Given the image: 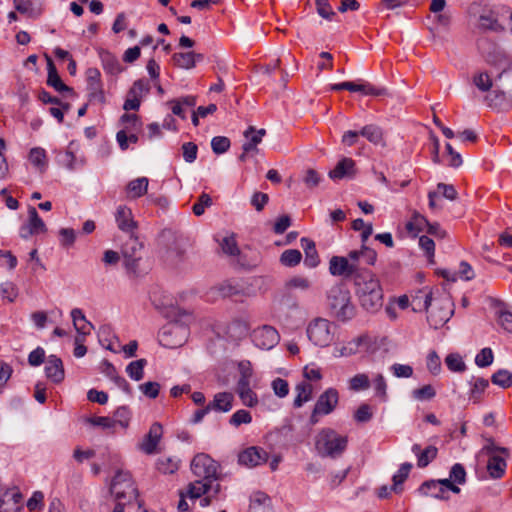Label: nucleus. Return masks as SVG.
<instances>
[{
  "mask_svg": "<svg viewBox=\"0 0 512 512\" xmlns=\"http://www.w3.org/2000/svg\"><path fill=\"white\" fill-rule=\"evenodd\" d=\"M151 302L163 317L174 322L162 332L161 343L170 348L181 346L190 334L191 292H180L175 296L153 293Z\"/></svg>",
  "mask_w": 512,
  "mask_h": 512,
  "instance_id": "1",
  "label": "nucleus"
},
{
  "mask_svg": "<svg viewBox=\"0 0 512 512\" xmlns=\"http://www.w3.org/2000/svg\"><path fill=\"white\" fill-rule=\"evenodd\" d=\"M218 464L209 455L199 453L194 455V504L205 508L220 492L217 482Z\"/></svg>",
  "mask_w": 512,
  "mask_h": 512,
  "instance_id": "2",
  "label": "nucleus"
},
{
  "mask_svg": "<svg viewBox=\"0 0 512 512\" xmlns=\"http://www.w3.org/2000/svg\"><path fill=\"white\" fill-rule=\"evenodd\" d=\"M327 305L338 321L346 322L355 316V306L351 302L349 290L344 285H335L330 288L327 294Z\"/></svg>",
  "mask_w": 512,
  "mask_h": 512,
  "instance_id": "3",
  "label": "nucleus"
},
{
  "mask_svg": "<svg viewBox=\"0 0 512 512\" xmlns=\"http://www.w3.org/2000/svg\"><path fill=\"white\" fill-rule=\"evenodd\" d=\"M348 438L331 428L322 429L316 436L315 449L319 456L338 458L347 448Z\"/></svg>",
  "mask_w": 512,
  "mask_h": 512,
  "instance_id": "4",
  "label": "nucleus"
},
{
  "mask_svg": "<svg viewBox=\"0 0 512 512\" xmlns=\"http://www.w3.org/2000/svg\"><path fill=\"white\" fill-rule=\"evenodd\" d=\"M143 248V243L133 235H130L121 247L123 266L129 277L138 278L145 274L141 269Z\"/></svg>",
  "mask_w": 512,
  "mask_h": 512,
  "instance_id": "5",
  "label": "nucleus"
},
{
  "mask_svg": "<svg viewBox=\"0 0 512 512\" xmlns=\"http://www.w3.org/2000/svg\"><path fill=\"white\" fill-rule=\"evenodd\" d=\"M335 326L324 318H316L307 327V336L316 346L326 347L334 338Z\"/></svg>",
  "mask_w": 512,
  "mask_h": 512,
  "instance_id": "6",
  "label": "nucleus"
},
{
  "mask_svg": "<svg viewBox=\"0 0 512 512\" xmlns=\"http://www.w3.org/2000/svg\"><path fill=\"white\" fill-rule=\"evenodd\" d=\"M431 309L427 311V321L431 328L438 329L449 321L453 315V309L449 299L436 300Z\"/></svg>",
  "mask_w": 512,
  "mask_h": 512,
  "instance_id": "7",
  "label": "nucleus"
},
{
  "mask_svg": "<svg viewBox=\"0 0 512 512\" xmlns=\"http://www.w3.org/2000/svg\"><path fill=\"white\" fill-rule=\"evenodd\" d=\"M265 135L266 130L264 128L256 129L254 126H249L243 133L245 141L242 145L243 152L239 156V160L246 161L248 157L258 154V145L262 142Z\"/></svg>",
  "mask_w": 512,
  "mask_h": 512,
  "instance_id": "8",
  "label": "nucleus"
},
{
  "mask_svg": "<svg viewBox=\"0 0 512 512\" xmlns=\"http://www.w3.org/2000/svg\"><path fill=\"white\" fill-rule=\"evenodd\" d=\"M365 269H360L358 264L350 263L348 258L343 256H333L329 261V272L333 276L343 277L345 279H353L362 273Z\"/></svg>",
  "mask_w": 512,
  "mask_h": 512,
  "instance_id": "9",
  "label": "nucleus"
},
{
  "mask_svg": "<svg viewBox=\"0 0 512 512\" xmlns=\"http://www.w3.org/2000/svg\"><path fill=\"white\" fill-rule=\"evenodd\" d=\"M251 338L255 346L263 350L274 348L280 341L278 331L270 325H263L254 329Z\"/></svg>",
  "mask_w": 512,
  "mask_h": 512,
  "instance_id": "10",
  "label": "nucleus"
},
{
  "mask_svg": "<svg viewBox=\"0 0 512 512\" xmlns=\"http://www.w3.org/2000/svg\"><path fill=\"white\" fill-rule=\"evenodd\" d=\"M188 241L183 238H174L173 242L162 253L163 261L170 267H177L185 258Z\"/></svg>",
  "mask_w": 512,
  "mask_h": 512,
  "instance_id": "11",
  "label": "nucleus"
},
{
  "mask_svg": "<svg viewBox=\"0 0 512 512\" xmlns=\"http://www.w3.org/2000/svg\"><path fill=\"white\" fill-rule=\"evenodd\" d=\"M87 90L90 101L103 104L105 95L101 82V74L97 68H88L86 71Z\"/></svg>",
  "mask_w": 512,
  "mask_h": 512,
  "instance_id": "12",
  "label": "nucleus"
},
{
  "mask_svg": "<svg viewBox=\"0 0 512 512\" xmlns=\"http://www.w3.org/2000/svg\"><path fill=\"white\" fill-rule=\"evenodd\" d=\"M339 402V393L335 388L326 389L318 397L314 407L316 413H322L324 415L331 414L337 407Z\"/></svg>",
  "mask_w": 512,
  "mask_h": 512,
  "instance_id": "13",
  "label": "nucleus"
},
{
  "mask_svg": "<svg viewBox=\"0 0 512 512\" xmlns=\"http://www.w3.org/2000/svg\"><path fill=\"white\" fill-rule=\"evenodd\" d=\"M241 465L255 467L268 461V453L260 447H249L242 451L238 456Z\"/></svg>",
  "mask_w": 512,
  "mask_h": 512,
  "instance_id": "14",
  "label": "nucleus"
},
{
  "mask_svg": "<svg viewBox=\"0 0 512 512\" xmlns=\"http://www.w3.org/2000/svg\"><path fill=\"white\" fill-rule=\"evenodd\" d=\"M162 434V425L158 422L153 423L149 429V432L147 433L143 441L140 443V449L148 455L155 453L157 445L159 444L162 438Z\"/></svg>",
  "mask_w": 512,
  "mask_h": 512,
  "instance_id": "15",
  "label": "nucleus"
},
{
  "mask_svg": "<svg viewBox=\"0 0 512 512\" xmlns=\"http://www.w3.org/2000/svg\"><path fill=\"white\" fill-rule=\"evenodd\" d=\"M430 488H438L439 492H431V497L440 499L445 498L444 493L447 490L456 494L460 492V488L452 481V479H450V477L447 479L426 481L421 485L420 491H424L425 489L429 490Z\"/></svg>",
  "mask_w": 512,
  "mask_h": 512,
  "instance_id": "16",
  "label": "nucleus"
},
{
  "mask_svg": "<svg viewBox=\"0 0 512 512\" xmlns=\"http://www.w3.org/2000/svg\"><path fill=\"white\" fill-rule=\"evenodd\" d=\"M354 285L356 287V294H361L364 291L368 294L372 292V289H381L379 280L371 271L366 269L355 276Z\"/></svg>",
  "mask_w": 512,
  "mask_h": 512,
  "instance_id": "17",
  "label": "nucleus"
},
{
  "mask_svg": "<svg viewBox=\"0 0 512 512\" xmlns=\"http://www.w3.org/2000/svg\"><path fill=\"white\" fill-rule=\"evenodd\" d=\"M487 106L497 110H508L512 107V97L506 91L496 88L485 96Z\"/></svg>",
  "mask_w": 512,
  "mask_h": 512,
  "instance_id": "18",
  "label": "nucleus"
},
{
  "mask_svg": "<svg viewBox=\"0 0 512 512\" xmlns=\"http://www.w3.org/2000/svg\"><path fill=\"white\" fill-rule=\"evenodd\" d=\"M46 377L55 384L64 380L65 371L62 360L56 355H49L45 365Z\"/></svg>",
  "mask_w": 512,
  "mask_h": 512,
  "instance_id": "19",
  "label": "nucleus"
},
{
  "mask_svg": "<svg viewBox=\"0 0 512 512\" xmlns=\"http://www.w3.org/2000/svg\"><path fill=\"white\" fill-rule=\"evenodd\" d=\"M358 296L359 302L361 306L369 311L376 312L383 305V291L381 289L373 290L371 293L366 294L365 291L361 292V294H356Z\"/></svg>",
  "mask_w": 512,
  "mask_h": 512,
  "instance_id": "20",
  "label": "nucleus"
},
{
  "mask_svg": "<svg viewBox=\"0 0 512 512\" xmlns=\"http://www.w3.org/2000/svg\"><path fill=\"white\" fill-rule=\"evenodd\" d=\"M115 221L118 228L123 232H132L137 227L131 209L125 205L118 206L115 213Z\"/></svg>",
  "mask_w": 512,
  "mask_h": 512,
  "instance_id": "21",
  "label": "nucleus"
},
{
  "mask_svg": "<svg viewBox=\"0 0 512 512\" xmlns=\"http://www.w3.org/2000/svg\"><path fill=\"white\" fill-rule=\"evenodd\" d=\"M355 175V161L351 158H342L334 169L329 172L332 180H340L345 177L351 178Z\"/></svg>",
  "mask_w": 512,
  "mask_h": 512,
  "instance_id": "22",
  "label": "nucleus"
},
{
  "mask_svg": "<svg viewBox=\"0 0 512 512\" xmlns=\"http://www.w3.org/2000/svg\"><path fill=\"white\" fill-rule=\"evenodd\" d=\"M22 494L17 490H8L0 498V512H19Z\"/></svg>",
  "mask_w": 512,
  "mask_h": 512,
  "instance_id": "23",
  "label": "nucleus"
},
{
  "mask_svg": "<svg viewBox=\"0 0 512 512\" xmlns=\"http://www.w3.org/2000/svg\"><path fill=\"white\" fill-rule=\"evenodd\" d=\"M234 395L231 392H218L208 404L213 411L226 413L233 408Z\"/></svg>",
  "mask_w": 512,
  "mask_h": 512,
  "instance_id": "24",
  "label": "nucleus"
},
{
  "mask_svg": "<svg viewBox=\"0 0 512 512\" xmlns=\"http://www.w3.org/2000/svg\"><path fill=\"white\" fill-rule=\"evenodd\" d=\"M15 9L29 17H38L42 13L43 0H14Z\"/></svg>",
  "mask_w": 512,
  "mask_h": 512,
  "instance_id": "25",
  "label": "nucleus"
},
{
  "mask_svg": "<svg viewBox=\"0 0 512 512\" xmlns=\"http://www.w3.org/2000/svg\"><path fill=\"white\" fill-rule=\"evenodd\" d=\"M477 28L482 32H501L504 30V27L499 23L497 16L493 11H488L487 13H483L479 16Z\"/></svg>",
  "mask_w": 512,
  "mask_h": 512,
  "instance_id": "26",
  "label": "nucleus"
},
{
  "mask_svg": "<svg viewBox=\"0 0 512 512\" xmlns=\"http://www.w3.org/2000/svg\"><path fill=\"white\" fill-rule=\"evenodd\" d=\"M506 457L501 455L488 457L486 468L491 478L500 479L504 476L507 467Z\"/></svg>",
  "mask_w": 512,
  "mask_h": 512,
  "instance_id": "27",
  "label": "nucleus"
},
{
  "mask_svg": "<svg viewBox=\"0 0 512 512\" xmlns=\"http://www.w3.org/2000/svg\"><path fill=\"white\" fill-rule=\"evenodd\" d=\"M301 247L305 253L304 264L309 268H315L318 266L320 260L316 250L315 242L309 238H301Z\"/></svg>",
  "mask_w": 512,
  "mask_h": 512,
  "instance_id": "28",
  "label": "nucleus"
},
{
  "mask_svg": "<svg viewBox=\"0 0 512 512\" xmlns=\"http://www.w3.org/2000/svg\"><path fill=\"white\" fill-rule=\"evenodd\" d=\"M249 512H272L270 497L260 491L253 493L250 498Z\"/></svg>",
  "mask_w": 512,
  "mask_h": 512,
  "instance_id": "29",
  "label": "nucleus"
},
{
  "mask_svg": "<svg viewBox=\"0 0 512 512\" xmlns=\"http://www.w3.org/2000/svg\"><path fill=\"white\" fill-rule=\"evenodd\" d=\"M432 305V293L424 289L411 296V307L414 312L428 311Z\"/></svg>",
  "mask_w": 512,
  "mask_h": 512,
  "instance_id": "30",
  "label": "nucleus"
},
{
  "mask_svg": "<svg viewBox=\"0 0 512 512\" xmlns=\"http://www.w3.org/2000/svg\"><path fill=\"white\" fill-rule=\"evenodd\" d=\"M71 318L73 321V325L78 334L82 336L89 335L91 329L93 328L91 322H89L83 311L80 308H74L71 310Z\"/></svg>",
  "mask_w": 512,
  "mask_h": 512,
  "instance_id": "31",
  "label": "nucleus"
},
{
  "mask_svg": "<svg viewBox=\"0 0 512 512\" xmlns=\"http://www.w3.org/2000/svg\"><path fill=\"white\" fill-rule=\"evenodd\" d=\"M149 180L147 177H139L131 180L126 186V195L129 199H136L143 196L148 189Z\"/></svg>",
  "mask_w": 512,
  "mask_h": 512,
  "instance_id": "32",
  "label": "nucleus"
},
{
  "mask_svg": "<svg viewBox=\"0 0 512 512\" xmlns=\"http://www.w3.org/2000/svg\"><path fill=\"white\" fill-rule=\"evenodd\" d=\"M296 397L293 402L295 408H300L312 399L313 386L307 381L299 382L295 387Z\"/></svg>",
  "mask_w": 512,
  "mask_h": 512,
  "instance_id": "33",
  "label": "nucleus"
},
{
  "mask_svg": "<svg viewBox=\"0 0 512 512\" xmlns=\"http://www.w3.org/2000/svg\"><path fill=\"white\" fill-rule=\"evenodd\" d=\"M47 69H48L47 84L49 86L53 87L58 92H64V91L72 92V88L68 87L61 80L53 61L50 58H48Z\"/></svg>",
  "mask_w": 512,
  "mask_h": 512,
  "instance_id": "34",
  "label": "nucleus"
},
{
  "mask_svg": "<svg viewBox=\"0 0 512 512\" xmlns=\"http://www.w3.org/2000/svg\"><path fill=\"white\" fill-rule=\"evenodd\" d=\"M361 136L365 137L369 142L374 145L385 146L386 143L383 137L382 129L374 124L366 125L360 130Z\"/></svg>",
  "mask_w": 512,
  "mask_h": 512,
  "instance_id": "35",
  "label": "nucleus"
},
{
  "mask_svg": "<svg viewBox=\"0 0 512 512\" xmlns=\"http://www.w3.org/2000/svg\"><path fill=\"white\" fill-rule=\"evenodd\" d=\"M251 383L236 384V393L238 394L243 405L254 407L258 404L257 394L251 389Z\"/></svg>",
  "mask_w": 512,
  "mask_h": 512,
  "instance_id": "36",
  "label": "nucleus"
},
{
  "mask_svg": "<svg viewBox=\"0 0 512 512\" xmlns=\"http://www.w3.org/2000/svg\"><path fill=\"white\" fill-rule=\"evenodd\" d=\"M29 161L31 164L40 172L43 173L46 171L48 166L47 154L46 151L41 147H34L30 150Z\"/></svg>",
  "mask_w": 512,
  "mask_h": 512,
  "instance_id": "37",
  "label": "nucleus"
},
{
  "mask_svg": "<svg viewBox=\"0 0 512 512\" xmlns=\"http://www.w3.org/2000/svg\"><path fill=\"white\" fill-rule=\"evenodd\" d=\"M473 380V382H470L471 388L469 391V400L476 404L481 401L482 394L489 386V381L482 377H473Z\"/></svg>",
  "mask_w": 512,
  "mask_h": 512,
  "instance_id": "38",
  "label": "nucleus"
},
{
  "mask_svg": "<svg viewBox=\"0 0 512 512\" xmlns=\"http://www.w3.org/2000/svg\"><path fill=\"white\" fill-rule=\"evenodd\" d=\"M100 58L104 70L112 75L119 74L122 71V67L118 59L107 51L100 52Z\"/></svg>",
  "mask_w": 512,
  "mask_h": 512,
  "instance_id": "39",
  "label": "nucleus"
},
{
  "mask_svg": "<svg viewBox=\"0 0 512 512\" xmlns=\"http://www.w3.org/2000/svg\"><path fill=\"white\" fill-rule=\"evenodd\" d=\"M429 223L426 217L418 212H414L411 220L406 224V229L416 236L419 232L426 231Z\"/></svg>",
  "mask_w": 512,
  "mask_h": 512,
  "instance_id": "40",
  "label": "nucleus"
},
{
  "mask_svg": "<svg viewBox=\"0 0 512 512\" xmlns=\"http://www.w3.org/2000/svg\"><path fill=\"white\" fill-rule=\"evenodd\" d=\"M479 455H484L488 457L493 456H509V450L506 447H501L496 445L492 438L486 439V444L479 451Z\"/></svg>",
  "mask_w": 512,
  "mask_h": 512,
  "instance_id": "41",
  "label": "nucleus"
},
{
  "mask_svg": "<svg viewBox=\"0 0 512 512\" xmlns=\"http://www.w3.org/2000/svg\"><path fill=\"white\" fill-rule=\"evenodd\" d=\"M27 224L35 234L45 233L47 231V227L35 207L30 206L28 209Z\"/></svg>",
  "mask_w": 512,
  "mask_h": 512,
  "instance_id": "42",
  "label": "nucleus"
},
{
  "mask_svg": "<svg viewBox=\"0 0 512 512\" xmlns=\"http://www.w3.org/2000/svg\"><path fill=\"white\" fill-rule=\"evenodd\" d=\"M147 365L146 359H138L130 362L126 367V373L134 381H140L144 377V367Z\"/></svg>",
  "mask_w": 512,
  "mask_h": 512,
  "instance_id": "43",
  "label": "nucleus"
},
{
  "mask_svg": "<svg viewBox=\"0 0 512 512\" xmlns=\"http://www.w3.org/2000/svg\"><path fill=\"white\" fill-rule=\"evenodd\" d=\"M219 245L221 247L222 252L228 256L236 257V256H240V254H241L234 234L225 236L219 242Z\"/></svg>",
  "mask_w": 512,
  "mask_h": 512,
  "instance_id": "44",
  "label": "nucleus"
},
{
  "mask_svg": "<svg viewBox=\"0 0 512 512\" xmlns=\"http://www.w3.org/2000/svg\"><path fill=\"white\" fill-rule=\"evenodd\" d=\"M131 417V410L127 406H120L115 410L113 420H115L117 427L119 426L125 430L129 427Z\"/></svg>",
  "mask_w": 512,
  "mask_h": 512,
  "instance_id": "45",
  "label": "nucleus"
},
{
  "mask_svg": "<svg viewBox=\"0 0 512 512\" xmlns=\"http://www.w3.org/2000/svg\"><path fill=\"white\" fill-rule=\"evenodd\" d=\"M156 468L163 474H172L179 468V463L172 457L162 456L156 462Z\"/></svg>",
  "mask_w": 512,
  "mask_h": 512,
  "instance_id": "46",
  "label": "nucleus"
},
{
  "mask_svg": "<svg viewBox=\"0 0 512 512\" xmlns=\"http://www.w3.org/2000/svg\"><path fill=\"white\" fill-rule=\"evenodd\" d=\"M491 382L503 389L512 386V372L506 369H499L491 376Z\"/></svg>",
  "mask_w": 512,
  "mask_h": 512,
  "instance_id": "47",
  "label": "nucleus"
},
{
  "mask_svg": "<svg viewBox=\"0 0 512 512\" xmlns=\"http://www.w3.org/2000/svg\"><path fill=\"white\" fill-rule=\"evenodd\" d=\"M496 87L503 89L512 97V67L503 70L496 79Z\"/></svg>",
  "mask_w": 512,
  "mask_h": 512,
  "instance_id": "48",
  "label": "nucleus"
},
{
  "mask_svg": "<svg viewBox=\"0 0 512 512\" xmlns=\"http://www.w3.org/2000/svg\"><path fill=\"white\" fill-rule=\"evenodd\" d=\"M302 254L297 249L285 250L280 256V262L286 267H295L300 263Z\"/></svg>",
  "mask_w": 512,
  "mask_h": 512,
  "instance_id": "49",
  "label": "nucleus"
},
{
  "mask_svg": "<svg viewBox=\"0 0 512 512\" xmlns=\"http://www.w3.org/2000/svg\"><path fill=\"white\" fill-rule=\"evenodd\" d=\"M412 468V464L409 462H405L401 464L400 468L398 469L397 473L394 474L392 480H393V486L392 489L396 493H398L401 489H399V486L407 479L410 470Z\"/></svg>",
  "mask_w": 512,
  "mask_h": 512,
  "instance_id": "50",
  "label": "nucleus"
},
{
  "mask_svg": "<svg viewBox=\"0 0 512 512\" xmlns=\"http://www.w3.org/2000/svg\"><path fill=\"white\" fill-rule=\"evenodd\" d=\"M437 454V447L433 445L426 447L420 454H418L417 466L419 468H425L437 457Z\"/></svg>",
  "mask_w": 512,
  "mask_h": 512,
  "instance_id": "51",
  "label": "nucleus"
},
{
  "mask_svg": "<svg viewBox=\"0 0 512 512\" xmlns=\"http://www.w3.org/2000/svg\"><path fill=\"white\" fill-rule=\"evenodd\" d=\"M120 121L123 125L122 130H127V132L139 131L142 125L139 117L136 114L125 113L121 116Z\"/></svg>",
  "mask_w": 512,
  "mask_h": 512,
  "instance_id": "52",
  "label": "nucleus"
},
{
  "mask_svg": "<svg viewBox=\"0 0 512 512\" xmlns=\"http://www.w3.org/2000/svg\"><path fill=\"white\" fill-rule=\"evenodd\" d=\"M311 286L310 281L303 276H294L286 281L285 288L288 291H292L295 289L301 291H307Z\"/></svg>",
  "mask_w": 512,
  "mask_h": 512,
  "instance_id": "53",
  "label": "nucleus"
},
{
  "mask_svg": "<svg viewBox=\"0 0 512 512\" xmlns=\"http://www.w3.org/2000/svg\"><path fill=\"white\" fill-rule=\"evenodd\" d=\"M370 387L369 377L364 373H359L349 380V389L352 391L366 390Z\"/></svg>",
  "mask_w": 512,
  "mask_h": 512,
  "instance_id": "54",
  "label": "nucleus"
},
{
  "mask_svg": "<svg viewBox=\"0 0 512 512\" xmlns=\"http://www.w3.org/2000/svg\"><path fill=\"white\" fill-rule=\"evenodd\" d=\"M445 363L448 369L452 372H463L466 369V364L459 354L451 353L445 358Z\"/></svg>",
  "mask_w": 512,
  "mask_h": 512,
  "instance_id": "55",
  "label": "nucleus"
},
{
  "mask_svg": "<svg viewBox=\"0 0 512 512\" xmlns=\"http://www.w3.org/2000/svg\"><path fill=\"white\" fill-rule=\"evenodd\" d=\"M88 422L93 426H98L104 430H108V431H112V432H114L117 427L115 420H113V417L94 416V417L89 418Z\"/></svg>",
  "mask_w": 512,
  "mask_h": 512,
  "instance_id": "56",
  "label": "nucleus"
},
{
  "mask_svg": "<svg viewBox=\"0 0 512 512\" xmlns=\"http://www.w3.org/2000/svg\"><path fill=\"white\" fill-rule=\"evenodd\" d=\"M493 360L494 354L492 349L485 347L477 353L475 357V364L480 368H485L490 366L493 363Z\"/></svg>",
  "mask_w": 512,
  "mask_h": 512,
  "instance_id": "57",
  "label": "nucleus"
},
{
  "mask_svg": "<svg viewBox=\"0 0 512 512\" xmlns=\"http://www.w3.org/2000/svg\"><path fill=\"white\" fill-rule=\"evenodd\" d=\"M230 146L231 141L228 137L225 136H215L211 140L212 151L217 155L227 152Z\"/></svg>",
  "mask_w": 512,
  "mask_h": 512,
  "instance_id": "58",
  "label": "nucleus"
},
{
  "mask_svg": "<svg viewBox=\"0 0 512 512\" xmlns=\"http://www.w3.org/2000/svg\"><path fill=\"white\" fill-rule=\"evenodd\" d=\"M252 422V416L249 411L245 409L237 410L229 419V424L234 427H239L242 424H249Z\"/></svg>",
  "mask_w": 512,
  "mask_h": 512,
  "instance_id": "59",
  "label": "nucleus"
},
{
  "mask_svg": "<svg viewBox=\"0 0 512 512\" xmlns=\"http://www.w3.org/2000/svg\"><path fill=\"white\" fill-rule=\"evenodd\" d=\"M435 395L436 391L430 384L424 385L421 388L414 389L412 391L413 398L418 401L431 400L435 397Z\"/></svg>",
  "mask_w": 512,
  "mask_h": 512,
  "instance_id": "60",
  "label": "nucleus"
},
{
  "mask_svg": "<svg viewBox=\"0 0 512 512\" xmlns=\"http://www.w3.org/2000/svg\"><path fill=\"white\" fill-rule=\"evenodd\" d=\"M238 370L240 373V377L237 381V384H246L251 383V378L253 375V369L250 361H241L238 364Z\"/></svg>",
  "mask_w": 512,
  "mask_h": 512,
  "instance_id": "61",
  "label": "nucleus"
},
{
  "mask_svg": "<svg viewBox=\"0 0 512 512\" xmlns=\"http://www.w3.org/2000/svg\"><path fill=\"white\" fill-rule=\"evenodd\" d=\"M466 470L461 463L454 464L450 469V479L458 486L466 482Z\"/></svg>",
  "mask_w": 512,
  "mask_h": 512,
  "instance_id": "62",
  "label": "nucleus"
},
{
  "mask_svg": "<svg viewBox=\"0 0 512 512\" xmlns=\"http://www.w3.org/2000/svg\"><path fill=\"white\" fill-rule=\"evenodd\" d=\"M315 5L319 16L326 20H332L336 15L329 3V0H315Z\"/></svg>",
  "mask_w": 512,
  "mask_h": 512,
  "instance_id": "63",
  "label": "nucleus"
},
{
  "mask_svg": "<svg viewBox=\"0 0 512 512\" xmlns=\"http://www.w3.org/2000/svg\"><path fill=\"white\" fill-rule=\"evenodd\" d=\"M373 386L375 390V395L379 397L382 401H386L387 399V383L382 374H377L373 379Z\"/></svg>",
  "mask_w": 512,
  "mask_h": 512,
  "instance_id": "64",
  "label": "nucleus"
}]
</instances>
